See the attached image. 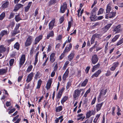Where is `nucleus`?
Here are the masks:
<instances>
[{
  "label": "nucleus",
  "mask_w": 123,
  "mask_h": 123,
  "mask_svg": "<svg viewBox=\"0 0 123 123\" xmlns=\"http://www.w3.org/2000/svg\"><path fill=\"white\" fill-rule=\"evenodd\" d=\"M111 3H110L108 4L107 5L106 9V13H109L111 10Z\"/></svg>",
  "instance_id": "a211bd4d"
},
{
  "label": "nucleus",
  "mask_w": 123,
  "mask_h": 123,
  "mask_svg": "<svg viewBox=\"0 0 123 123\" xmlns=\"http://www.w3.org/2000/svg\"><path fill=\"white\" fill-rule=\"evenodd\" d=\"M123 43V38L120 40L117 43V45L118 46Z\"/></svg>",
  "instance_id": "09e8293b"
},
{
  "label": "nucleus",
  "mask_w": 123,
  "mask_h": 123,
  "mask_svg": "<svg viewBox=\"0 0 123 123\" xmlns=\"http://www.w3.org/2000/svg\"><path fill=\"white\" fill-rule=\"evenodd\" d=\"M15 15V13L13 12H11L10 15V16L9 17V19H11V18H13Z\"/></svg>",
  "instance_id": "8fccbe9b"
},
{
  "label": "nucleus",
  "mask_w": 123,
  "mask_h": 123,
  "mask_svg": "<svg viewBox=\"0 0 123 123\" xmlns=\"http://www.w3.org/2000/svg\"><path fill=\"white\" fill-rule=\"evenodd\" d=\"M55 19L54 18L49 23V30H51L53 29L55 25Z\"/></svg>",
  "instance_id": "39448f33"
},
{
  "label": "nucleus",
  "mask_w": 123,
  "mask_h": 123,
  "mask_svg": "<svg viewBox=\"0 0 123 123\" xmlns=\"http://www.w3.org/2000/svg\"><path fill=\"white\" fill-rule=\"evenodd\" d=\"M95 39V37L93 35H92V38L91 40V44H92L94 43Z\"/></svg>",
  "instance_id": "3c124183"
},
{
  "label": "nucleus",
  "mask_w": 123,
  "mask_h": 123,
  "mask_svg": "<svg viewBox=\"0 0 123 123\" xmlns=\"http://www.w3.org/2000/svg\"><path fill=\"white\" fill-rule=\"evenodd\" d=\"M6 72V71L5 69H0V75H3Z\"/></svg>",
  "instance_id": "37998d69"
},
{
  "label": "nucleus",
  "mask_w": 123,
  "mask_h": 123,
  "mask_svg": "<svg viewBox=\"0 0 123 123\" xmlns=\"http://www.w3.org/2000/svg\"><path fill=\"white\" fill-rule=\"evenodd\" d=\"M67 8V4L66 2H64L63 5L60 7V12L61 13H63L65 12Z\"/></svg>",
  "instance_id": "0eeeda50"
},
{
  "label": "nucleus",
  "mask_w": 123,
  "mask_h": 123,
  "mask_svg": "<svg viewBox=\"0 0 123 123\" xmlns=\"http://www.w3.org/2000/svg\"><path fill=\"white\" fill-rule=\"evenodd\" d=\"M115 16V13L113 12H111L109 14V18H111L114 17Z\"/></svg>",
  "instance_id": "e433bc0d"
},
{
  "label": "nucleus",
  "mask_w": 123,
  "mask_h": 123,
  "mask_svg": "<svg viewBox=\"0 0 123 123\" xmlns=\"http://www.w3.org/2000/svg\"><path fill=\"white\" fill-rule=\"evenodd\" d=\"M23 5L20 4H18L16 5V9H14V11H16L20 8L23 7Z\"/></svg>",
  "instance_id": "a878e982"
},
{
  "label": "nucleus",
  "mask_w": 123,
  "mask_h": 123,
  "mask_svg": "<svg viewBox=\"0 0 123 123\" xmlns=\"http://www.w3.org/2000/svg\"><path fill=\"white\" fill-rule=\"evenodd\" d=\"M34 75V73L33 72H31L27 76L26 80L27 83L29 82L32 80Z\"/></svg>",
  "instance_id": "423d86ee"
},
{
  "label": "nucleus",
  "mask_w": 123,
  "mask_h": 123,
  "mask_svg": "<svg viewBox=\"0 0 123 123\" xmlns=\"http://www.w3.org/2000/svg\"><path fill=\"white\" fill-rule=\"evenodd\" d=\"M62 36L61 35H59L56 39V41H61L62 39Z\"/></svg>",
  "instance_id": "79ce46f5"
},
{
  "label": "nucleus",
  "mask_w": 123,
  "mask_h": 123,
  "mask_svg": "<svg viewBox=\"0 0 123 123\" xmlns=\"http://www.w3.org/2000/svg\"><path fill=\"white\" fill-rule=\"evenodd\" d=\"M62 110V106L61 105L56 107L55 108V111L56 112H59Z\"/></svg>",
  "instance_id": "393cba45"
},
{
  "label": "nucleus",
  "mask_w": 123,
  "mask_h": 123,
  "mask_svg": "<svg viewBox=\"0 0 123 123\" xmlns=\"http://www.w3.org/2000/svg\"><path fill=\"white\" fill-rule=\"evenodd\" d=\"M115 107H112V114L113 116H114L115 115Z\"/></svg>",
  "instance_id": "864d4df0"
},
{
  "label": "nucleus",
  "mask_w": 123,
  "mask_h": 123,
  "mask_svg": "<svg viewBox=\"0 0 123 123\" xmlns=\"http://www.w3.org/2000/svg\"><path fill=\"white\" fill-rule=\"evenodd\" d=\"M14 59H12L10 60L9 61V64L10 66H12L14 63Z\"/></svg>",
  "instance_id": "de8ad7c7"
},
{
  "label": "nucleus",
  "mask_w": 123,
  "mask_h": 123,
  "mask_svg": "<svg viewBox=\"0 0 123 123\" xmlns=\"http://www.w3.org/2000/svg\"><path fill=\"white\" fill-rule=\"evenodd\" d=\"M90 91V88H89L88 90L86 92L84 95L83 96L86 98V97L87 96V95L89 93Z\"/></svg>",
  "instance_id": "49530a36"
},
{
  "label": "nucleus",
  "mask_w": 123,
  "mask_h": 123,
  "mask_svg": "<svg viewBox=\"0 0 123 123\" xmlns=\"http://www.w3.org/2000/svg\"><path fill=\"white\" fill-rule=\"evenodd\" d=\"M63 116L62 115L60 117L58 118V119L59 120L61 119V120L60 121V123H62L64 119L63 118Z\"/></svg>",
  "instance_id": "5fc2aeb1"
},
{
  "label": "nucleus",
  "mask_w": 123,
  "mask_h": 123,
  "mask_svg": "<svg viewBox=\"0 0 123 123\" xmlns=\"http://www.w3.org/2000/svg\"><path fill=\"white\" fill-rule=\"evenodd\" d=\"M9 33V31L7 30H3L1 31L0 34V35L2 37L4 35H8Z\"/></svg>",
  "instance_id": "4468645a"
},
{
  "label": "nucleus",
  "mask_w": 123,
  "mask_h": 123,
  "mask_svg": "<svg viewBox=\"0 0 123 123\" xmlns=\"http://www.w3.org/2000/svg\"><path fill=\"white\" fill-rule=\"evenodd\" d=\"M52 82V79L51 78L48 81L46 84V86L47 88H49L51 86Z\"/></svg>",
  "instance_id": "412c9836"
},
{
  "label": "nucleus",
  "mask_w": 123,
  "mask_h": 123,
  "mask_svg": "<svg viewBox=\"0 0 123 123\" xmlns=\"http://www.w3.org/2000/svg\"><path fill=\"white\" fill-rule=\"evenodd\" d=\"M15 110L16 109L15 108H13L10 110L9 112H8V113L10 114L11 113H12L15 111Z\"/></svg>",
  "instance_id": "4d7b16f0"
},
{
  "label": "nucleus",
  "mask_w": 123,
  "mask_h": 123,
  "mask_svg": "<svg viewBox=\"0 0 123 123\" xmlns=\"http://www.w3.org/2000/svg\"><path fill=\"white\" fill-rule=\"evenodd\" d=\"M92 16L90 17V19L91 20V21H95V18L94 17V15L93 16V15H92Z\"/></svg>",
  "instance_id": "774afa93"
},
{
  "label": "nucleus",
  "mask_w": 123,
  "mask_h": 123,
  "mask_svg": "<svg viewBox=\"0 0 123 123\" xmlns=\"http://www.w3.org/2000/svg\"><path fill=\"white\" fill-rule=\"evenodd\" d=\"M97 10V8H95V7L93 8L92 10L91 14L92 15H93V16L94 15H93V14L94 13V12H95L96 10Z\"/></svg>",
  "instance_id": "603ef678"
},
{
  "label": "nucleus",
  "mask_w": 123,
  "mask_h": 123,
  "mask_svg": "<svg viewBox=\"0 0 123 123\" xmlns=\"http://www.w3.org/2000/svg\"><path fill=\"white\" fill-rule=\"evenodd\" d=\"M99 58L97 55L95 54L92 56L91 61L92 63L95 64L98 62Z\"/></svg>",
  "instance_id": "20e7f679"
},
{
  "label": "nucleus",
  "mask_w": 123,
  "mask_h": 123,
  "mask_svg": "<svg viewBox=\"0 0 123 123\" xmlns=\"http://www.w3.org/2000/svg\"><path fill=\"white\" fill-rule=\"evenodd\" d=\"M45 102L44 105V108H45L46 107H47V108L49 109L50 107V104L49 105L48 102L47 101H45Z\"/></svg>",
  "instance_id": "c756f323"
},
{
  "label": "nucleus",
  "mask_w": 123,
  "mask_h": 123,
  "mask_svg": "<svg viewBox=\"0 0 123 123\" xmlns=\"http://www.w3.org/2000/svg\"><path fill=\"white\" fill-rule=\"evenodd\" d=\"M41 76L40 72L39 71L37 72L35 74L34 77L35 79L37 80L38 78H39Z\"/></svg>",
  "instance_id": "cd10ccee"
},
{
  "label": "nucleus",
  "mask_w": 123,
  "mask_h": 123,
  "mask_svg": "<svg viewBox=\"0 0 123 123\" xmlns=\"http://www.w3.org/2000/svg\"><path fill=\"white\" fill-rule=\"evenodd\" d=\"M55 54L54 53H52L50 56V61L52 63H53L55 60Z\"/></svg>",
  "instance_id": "9b49d317"
},
{
  "label": "nucleus",
  "mask_w": 123,
  "mask_h": 123,
  "mask_svg": "<svg viewBox=\"0 0 123 123\" xmlns=\"http://www.w3.org/2000/svg\"><path fill=\"white\" fill-rule=\"evenodd\" d=\"M83 90V89H77L74 91L73 95L74 101L78 98L81 92Z\"/></svg>",
  "instance_id": "f257e3e1"
},
{
  "label": "nucleus",
  "mask_w": 123,
  "mask_h": 123,
  "mask_svg": "<svg viewBox=\"0 0 123 123\" xmlns=\"http://www.w3.org/2000/svg\"><path fill=\"white\" fill-rule=\"evenodd\" d=\"M64 20V17H61L60 19V24L62 23Z\"/></svg>",
  "instance_id": "680f3d73"
},
{
  "label": "nucleus",
  "mask_w": 123,
  "mask_h": 123,
  "mask_svg": "<svg viewBox=\"0 0 123 123\" xmlns=\"http://www.w3.org/2000/svg\"><path fill=\"white\" fill-rule=\"evenodd\" d=\"M104 103L102 102L100 103L97 104L95 108L97 112L100 111L102 106Z\"/></svg>",
  "instance_id": "9d476101"
},
{
  "label": "nucleus",
  "mask_w": 123,
  "mask_h": 123,
  "mask_svg": "<svg viewBox=\"0 0 123 123\" xmlns=\"http://www.w3.org/2000/svg\"><path fill=\"white\" fill-rule=\"evenodd\" d=\"M51 48H52V47H51V45H49L48 46V49L47 50V52H50L51 51Z\"/></svg>",
  "instance_id": "052dcab7"
},
{
  "label": "nucleus",
  "mask_w": 123,
  "mask_h": 123,
  "mask_svg": "<svg viewBox=\"0 0 123 123\" xmlns=\"http://www.w3.org/2000/svg\"><path fill=\"white\" fill-rule=\"evenodd\" d=\"M54 33L53 31H49L48 34L47 35V39H48L50 37H53L54 36Z\"/></svg>",
  "instance_id": "aec40b11"
},
{
  "label": "nucleus",
  "mask_w": 123,
  "mask_h": 123,
  "mask_svg": "<svg viewBox=\"0 0 123 123\" xmlns=\"http://www.w3.org/2000/svg\"><path fill=\"white\" fill-rule=\"evenodd\" d=\"M72 46L71 43L69 44L68 47H66L63 53L64 54L67 53L70 51L72 48Z\"/></svg>",
  "instance_id": "ddd939ff"
},
{
  "label": "nucleus",
  "mask_w": 123,
  "mask_h": 123,
  "mask_svg": "<svg viewBox=\"0 0 123 123\" xmlns=\"http://www.w3.org/2000/svg\"><path fill=\"white\" fill-rule=\"evenodd\" d=\"M19 115H17L16 116L14 117L12 120V121L13 122H14V121L18 119V118L19 117Z\"/></svg>",
  "instance_id": "6e6d98bb"
},
{
  "label": "nucleus",
  "mask_w": 123,
  "mask_h": 123,
  "mask_svg": "<svg viewBox=\"0 0 123 123\" xmlns=\"http://www.w3.org/2000/svg\"><path fill=\"white\" fill-rule=\"evenodd\" d=\"M96 97H95L92 100V101L91 104L92 105L94 104L96 101Z\"/></svg>",
  "instance_id": "bf43d9fd"
},
{
  "label": "nucleus",
  "mask_w": 123,
  "mask_h": 123,
  "mask_svg": "<svg viewBox=\"0 0 123 123\" xmlns=\"http://www.w3.org/2000/svg\"><path fill=\"white\" fill-rule=\"evenodd\" d=\"M65 54L63 52L62 53V54L59 57L60 60H62L64 57Z\"/></svg>",
  "instance_id": "69168bd1"
},
{
  "label": "nucleus",
  "mask_w": 123,
  "mask_h": 123,
  "mask_svg": "<svg viewBox=\"0 0 123 123\" xmlns=\"http://www.w3.org/2000/svg\"><path fill=\"white\" fill-rule=\"evenodd\" d=\"M121 27V25H119L116 27V33L122 31V29H120Z\"/></svg>",
  "instance_id": "c85d7f7f"
},
{
  "label": "nucleus",
  "mask_w": 123,
  "mask_h": 123,
  "mask_svg": "<svg viewBox=\"0 0 123 123\" xmlns=\"http://www.w3.org/2000/svg\"><path fill=\"white\" fill-rule=\"evenodd\" d=\"M6 50V48L4 45H1L0 46V53H3L5 52Z\"/></svg>",
  "instance_id": "5701e85b"
},
{
  "label": "nucleus",
  "mask_w": 123,
  "mask_h": 123,
  "mask_svg": "<svg viewBox=\"0 0 123 123\" xmlns=\"http://www.w3.org/2000/svg\"><path fill=\"white\" fill-rule=\"evenodd\" d=\"M15 18L16 21L17 22H18L21 20V19L20 17V15L19 14H18L17 15H16L15 17Z\"/></svg>",
  "instance_id": "72a5a7b5"
},
{
  "label": "nucleus",
  "mask_w": 123,
  "mask_h": 123,
  "mask_svg": "<svg viewBox=\"0 0 123 123\" xmlns=\"http://www.w3.org/2000/svg\"><path fill=\"white\" fill-rule=\"evenodd\" d=\"M20 32L19 30H17L14 29V30L11 32V36H14L17 34L19 33Z\"/></svg>",
  "instance_id": "f3484780"
},
{
  "label": "nucleus",
  "mask_w": 123,
  "mask_h": 123,
  "mask_svg": "<svg viewBox=\"0 0 123 123\" xmlns=\"http://www.w3.org/2000/svg\"><path fill=\"white\" fill-rule=\"evenodd\" d=\"M20 25L19 24H16L14 29L17 30H19V28Z\"/></svg>",
  "instance_id": "0e129e2a"
},
{
  "label": "nucleus",
  "mask_w": 123,
  "mask_h": 123,
  "mask_svg": "<svg viewBox=\"0 0 123 123\" xmlns=\"http://www.w3.org/2000/svg\"><path fill=\"white\" fill-rule=\"evenodd\" d=\"M25 60V55H22L20 59L19 64L20 68L23 65Z\"/></svg>",
  "instance_id": "7ed1b4c3"
},
{
  "label": "nucleus",
  "mask_w": 123,
  "mask_h": 123,
  "mask_svg": "<svg viewBox=\"0 0 123 123\" xmlns=\"http://www.w3.org/2000/svg\"><path fill=\"white\" fill-rule=\"evenodd\" d=\"M9 3L8 1H6L5 3L2 4V6L4 8H6L7 7Z\"/></svg>",
  "instance_id": "a19ab883"
},
{
  "label": "nucleus",
  "mask_w": 123,
  "mask_h": 123,
  "mask_svg": "<svg viewBox=\"0 0 123 123\" xmlns=\"http://www.w3.org/2000/svg\"><path fill=\"white\" fill-rule=\"evenodd\" d=\"M101 72V70H98L91 77V78H93L95 77H98Z\"/></svg>",
  "instance_id": "2eb2a0df"
},
{
  "label": "nucleus",
  "mask_w": 123,
  "mask_h": 123,
  "mask_svg": "<svg viewBox=\"0 0 123 123\" xmlns=\"http://www.w3.org/2000/svg\"><path fill=\"white\" fill-rule=\"evenodd\" d=\"M93 35L94 37L95 38H97L99 39L100 38V37L102 36V35L101 34H94Z\"/></svg>",
  "instance_id": "c03bdc74"
},
{
  "label": "nucleus",
  "mask_w": 123,
  "mask_h": 123,
  "mask_svg": "<svg viewBox=\"0 0 123 123\" xmlns=\"http://www.w3.org/2000/svg\"><path fill=\"white\" fill-rule=\"evenodd\" d=\"M75 53L74 51H72L68 56V60L70 61H71L73 59L75 55Z\"/></svg>",
  "instance_id": "1a4fd4ad"
},
{
  "label": "nucleus",
  "mask_w": 123,
  "mask_h": 123,
  "mask_svg": "<svg viewBox=\"0 0 123 123\" xmlns=\"http://www.w3.org/2000/svg\"><path fill=\"white\" fill-rule=\"evenodd\" d=\"M56 0H50L48 3V5L50 6L56 3Z\"/></svg>",
  "instance_id": "2f4dec72"
},
{
  "label": "nucleus",
  "mask_w": 123,
  "mask_h": 123,
  "mask_svg": "<svg viewBox=\"0 0 123 123\" xmlns=\"http://www.w3.org/2000/svg\"><path fill=\"white\" fill-rule=\"evenodd\" d=\"M5 16V12H2L0 15V20H2L4 18Z\"/></svg>",
  "instance_id": "4c0bfd02"
},
{
  "label": "nucleus",
  "mask_w": 123,
  "mask_h": 123,
  "mask_svg": "<svg viewBox=\"0 0 123 123\" xmlns=\"http://www.w3.org/2000/svg\"><path fill=\"white\" fill-rule=\"evenodd\" d=\"M104 10L102 8H100L99 10L98 15H99L102 13Z\"/></svg>",
  "instance_id": "a18cd8bd"
},
{
  "label": "nucleus",
  "mask_w": 123,
  "mask_h": 123,
  "mask_svg": "<svg viewBox=\"0 0 123 123\" xmlns=\"http://www.w3.org/2000/svg\"><path fill=\"white\" fill-rule=\"evenodd\" d=\"M100 64L98 63L97 65L94 66L93 67L92 71L93 72L95 70L98 68L100 66Z\"/></svg>",
  "instance_id": "bb28decb"
},
{
  "label": "nucleus",
  "mask_w": 123,
  "mask_h": 123,
  "mask_svg": "<svg viewBox=\"0 0 123 123\" xmlns=\"http://www.w3.org/2000/svg\"><path fill=\"white\" fill-rule=\"evenodd\" d=\"M62 94L61 92H58L57 95V97L59 99L61 98Z\"/></svg>",
  "instance_id": "13d9d810"
},
{
  "label": "nucleus",
  "mask_w": 123,
  "mask_h": 123,
  "mask_svg": "<svg viewBox=\"0 0 123 123\" xmlns=\"http://www.w3.org/2000/svg\"><path fill=\"white\" fill-rule=\"evenodd\" d=\"M42 83V81L41 79H39L38 80L36 87L37 89H38L40 88Z\"/></svg>",
  "instance_id": "b1692460"
},
{
  "label": "nucleus",
  "mask_w": 123,
  "mask_h": 123,
  "mask_svg": "<svg viewBox=\"0 0 123 123\" xmlns=\"http://www.w3.org/2000/svg\"><path fill=\"white\" fill-rule=\"evenodd\" d=\"M19 47L20 44L18 42L16 43L14 46V48L18 50L19 49Z\"/></svg>",
  "instance_id": "c9c22d12"
},
{
  "label": "nucleus",
  "mask_w": 123,
  "mask_h": 123,
  "mask_svg": "<svg viewBox=\"0 0 123 123\" xmlns=\"http://www.w3.org/2000/svg\"><path fill=\"white\" fill-rule=\"evenodd\" d=\"M68 73L69 70L68 69H67L63 75L62 79L64 81H65L66 78L68 77Z\"/></svg>",
  "instance_id": "dca6fc26"
},
{
  "label": "nucleus",
  "mask_w": 123,
  "mask_h": 123,
  "mask_svg": "<svg viewBox=\"0 0 123 123\" xmlns=\"http://www.w3.org/2000/svg\"><path fill=\"white\" fill-rule=\"evenodd\" d=\"M111 73L110 71H108L107 73L105 74V75L106 76H108L111 75Z\"/></svg>",
  "instance_id": "338daca9"
},
{
  "label": "nucleus",
  "mask_w": 123,
  "mask_h": 123,
  "mask_svg": "<svg viewBox=\"0 0 123 123\" xmlns=\"http://www.w3.org/2000/svg\"><path fill=\"white\" fill-rule=\"evenodd\" d=\"M107 91V89H102L101 90L100 92V94L102 95H105Z\"/></svg>",
  "instance_id": "473e14b6"
},
{
  "label": "nucleus",
  "mask_w": 123,
  "mask_h": 123,
  "mask_svg": "<svg viewBox=\"0 0 123 123\" xmlns=\"http://www.w3.org/2000/svg\"><path fill=\"white\" fill-rule=\"evenodd\" d=\"M68 97L65 96L64 97L61 101V103L63 104L68 99Z\"/></svg>",
  "instance_id": "58836bf2"
},
{
  "label": "nucleus",
  "mask_w": 123,
  "mask_h": 123,
  "mask_svg": "<svg viewBox=\"0 0 123 123\" xmlns=\"http://www.w3.org/2000/svg\"><path fill=\"white\" fill-rule=\"evenodd\" d=\"M58 68V67L57 64H56L55 65V66L54 67V69L53 71H56L57 69Z\"/></svg>",
  "instance_id": "e2e57ef3"
},
{
  "label": "nucleus",
  "mask_w": 123,
  "mask_h": 123,
  "mask_svg": "<svg viewBox=\"0 0 123 123\" xmlns=\"http://www.w3.org/2000/svg\"><path fill=\"white\" fill-rule=\"evenodd\" d=\"M33 68V66L31 65H29L26 71L28 73H29L31 71Z\"/></svg>",
  "instance_id": "f704fd0d"
},
{
  "label": "nucleus",
  "mask_w": 123,
  "mask_h": 123,
  "mask_svg": "<svg viewBox=\"0 0 123 123\" xmlns=\"http://www.w3.org/2000/svg\"><path fill=\"white\" fill-rule=\"evenodd\" d=\"M71 85V81H69L67 83V85L66 86V89L68 90V89Z\"/></svg>",
  "instance_id": "ea45409f"
},
{
  "label": "nucleus",
  "mask_w": 123,
  "mask_h": 123,
  "mask_svg": "<svg viewBox=\"0 0 123 123\" xmlns=\"http://www.w3.org/2000/svg\"><path fill=\"white\" fill-rule=\"evenodd\" d=\"M88 79H86L81 83V86H85L88 81Z\"/></svg>",
  "instance_id": "7c9ffc66"
},
{
  "label": "nucleus",
  "mask_w": 123,
  "mask_h": 123,
  "mask_svg": "<svg viewBox=\"0 0 123 123\" xmlns=\"http://www.w3.org/2000/svg\"><path fill=\"white\" fill-rule=\"evenodd\" d=\"M33 40V37L29 35L27 38L25 43V46L26 47L30 46L32 44Z\"/></svg>",
  "instance_id": "f03ea898"
},
{
  "label": "nucleus",
  "mask_w": 123,
  "mask_h": 123,
  "mask_svg": "<svg viewBox=\"0 0 123 123\" xmlns=\"http://www.w3.org/2000/svg\"><path fill=\"white\" fill-rule=\"evenodd\" d=\"M112 24V23H111L109 24L106 25L105 26V27L103 29V30L105 31L104 32H106L108 30L111 26Z\"/></svg>",
  "instance_id": "4be33fe9"
},
{
  "label": "nucleus",
  "mask_w": 123,
  "mask_h": 123,
  "mask_svg": "<svg viewBox=\"0 0 123 123\" xmlns=\"http://www.w3.org/2000/svg\"><path fill=\"white\" fill-rule=\"evenodd\" d=\"M95 113V111L92 110L91 111H89L87 112L86 114V117L89 118L92 115H94Z\"/></svg>",
  "instance_id": "f8f14e48"
},
{
  "label": "nucleus",
  "mask_w": 123,
  "mask_h": 123,
  "mask_svg": "<svg viewBox=\"0 0 123 123\" xmlns=\"http://www.w3.org/2000/svg\"><path fill=\"white\" fill-rule=\"evenodd\" d=\"M105 95L100 94L99 96L98 97V102H99L103 100L105 98Z\"/></svg>",
  "instance_id": "6ab92c4d"
},
{
  "label": "nucleus",
  "mask_w": 123,
  "mask_h": 123,
  "mask_svg": "<svg viewBox=\"0 0 123 123\" xmlns=\"http://www.w3.org/2000/svg\"><path fill=\"white\" fill-rule=\"evenodd\" d=\"M43 37V35L41 34L36 37L34 41V44H37L42 39Z\"/></svg>",
  "instance_id": "6e6552de"
}]
</instances>
